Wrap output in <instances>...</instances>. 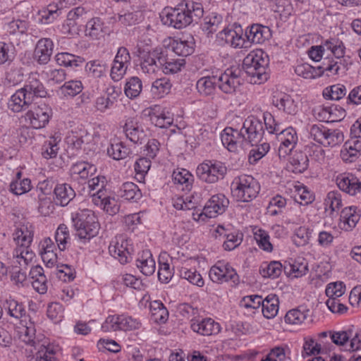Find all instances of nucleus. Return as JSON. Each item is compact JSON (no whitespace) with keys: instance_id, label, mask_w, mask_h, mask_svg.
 <instances>
[{"instance_id":"nucleus-37","label":"nucleus","mask_w":361,"mask_h":361,"mask_svg":"<svg viewBox=\"0 0 361 361\" xmlns=\"http://www.w3.org/2000/svg\"><path fill=\"white\" fill-rule=\"evenodd\" d=\"M310 315V310L304 306L289 310L285 315V322L290 324H300Z\"/></svg>"},{"instance_id":"nucleus-39","label":"nucleus","mask_w":361,"mask_h":361,"mask_svg":"<svg viewBox=\"0 0 361 361\" xmlns=\"http://www.w3.org/2000/svg\"><path fill=\"white\" fill-rule=\"evenodd\" d=\"M172 51L177 55L188 56L194 51V42L191 40H183L182 39H173L171 43Z\"/></svg>"},{"instance_id":"nucleus-14","label":"nucleus","mask_w":361,"mask_h":361,"mask_svg":"<svg viewBox=\"0 0 361 361\" xmlns=\"http://www.w3.org/2000/svg\"><path fill=\"white\" fill-rule=\"evenodd\" d=\"M240 72L238 68H227L219 76L216 75L218 87L226 94H233L240 85Z\"/></svg>"},{"instance_id":"nucleus-26","label":"nucleus","mask_w":361,"mask_h":361,"mask_svg":"<svg viewBox=\"0 0 361 361\" xmlns=\"http://www.w3.org/2000/svg\"><path fill=\"white\" fill-rule=\"evenodd\" d=\"M270 36V30L268 27L255 24L250 26L245 31V37L247 42L253 44H262Z\"/></svg>"},{"instance_id":"nucleus-19","label":"nucleus","mask_w":361,"mask_h":361,"mask_svg":"<svg viewBox=\"0 0 361 361\" xmlns=\"http://www.w3.org/2000/svg\"><path fill=\"white\" fill-rule=\"evenodd\" d=\"M73 221L78 238L84 242L88 241L90 239V210L82 209L73 218Z\"/></svg>"},{"instance_id":"nucleus-61","label":"nucleus","mask_w":361,"mask_h":361,"mask_svg":"<svg viewBox=\"0 0 361 361\" xmlns=\"http://www.w3.org/2000/svg\"><path fill=\"white\" fill-rule=\"evenodd\" d=\"M345 291V285L342 281L330 283L326 288V295L328 298H338L341 297Z\"/></svg>"},{"instance_id":"nucleus-60","label":"nucleus","mask_w":361,"mask_h":361,"mask_svg":"<svg viewBox=\"0 0 361 361\" xmlns=\"http://www.w3.org/2000/svg\"><path fill=\"white\" fill-rule=\"evenodd\" d=\"M106 183L107 180L104 176L98 175L92 178V190H97L96 193L92 194V200L94 197L102 196L106 192Z\"/></svg>"},{"instance_id":"nucleus-35","label":"nucleus","mask_w":361,"mask_h":361,"mask_svg":"<svg viewBox=\"0 0 361 361\" xmlns=\"http://www.w3.org/2000/svg\"><path fill=\"white\" fill-rule=\"evenodd\" d=\"M216 86V75L202 77L196 83V89L198 93L203 97L214 94Z\"/></svg>"},{"instance_id":"nucleus-15","label":"nucleus","mask_w":361,"mask_h":361,"mask_svg":"<svg viewBox=\"0 0 361 361\" xmlns=\"http://www.w3.org/2000/svg\"><path fill=\"white\" fill-rule=\"evenodd\" d=\"M276 139L280 142L278 154L280 159L285 158L295 148L298 140V135L295 128L288 127L276 133Z\"/></svg>"},{"instance_id":"nucleus-2","label":"nucleus","mask_w":361,"mask_h":361,"mask_svg":"<svg viewBox=\"0 0 361 361\" xmlns=\"http://www.w3.org/2000/svg\"><path fill=\"white\" fill-rule=\"evenodd\" d=\"M47 92L38 78L37 73H32L25 86L17 90L8 101V106L13 112L26 109L35 97H46Z\"/></svg>"},{"instance_id":"nucleus-29","label":"nucleus","mask_w":361,"mask_h":361,"mask_svg":"<svg viewBox=\"0 0 361 361\" xmlns=\"http://www.w3.org/2000/svg\"><path fill=\"white\" fill-rule=\"evenodd\" d=\"M158 63L161 66L162 71L165 74L176 73L180 71L185 64V59H168L163 51H161L160 57L158 58Z\"/></svg>"},{"instance_id":"nucleus-7","label":"nucleus","mask_w":361,"mask_h":361,"mask_svg":"<svg viewBox=\"0 0 361 361\" xmlns=\"http://www.w3.org/2000/svg\"><path fill=\"white\" fill-rule=\"evenodd\" d=\"M345 47L341 40L334 37L325 40L319 46H312L308 51V55L314 61H319L324 56H329L326 52L329 51L338 61L341 62V58L344 56Z\"/></svg>"},{"instance_id":"nucleus-48","label":"nucleus","mask_w":361,"mask_h":361,"mask_svg":"<svg viewBox=\"0 0 361 361\" xmlns=\"http://www.w3.org/2000/svg\"><path fill=\"white\" fill-rule=\"evenodd\" d=\"M142 90V83L141 80L137 76H133L126 81L124 92L128 98L135 99L140 95Z\"/></svg>"},{"instance_id":"nucleus-16","label":"nucleus","mask_w":361,"mask_h":361,"mask_svg":"<svg viewBox=\"0 0 361 361\" xmlns=\"http://www.w3.org/2000/svg\"><path fill=\"white\" fill-rule=\"evenodd\" d=\"M228 204L229 200L225 195L222 193L214 195L204 205L199 217L204 215L208 218H214L217 215L224 213Z\"/></svg>"},{"instance_id":"nucleus-57","label":"nucleus","mask_w":361,"mask_h":361,"mask_svg":"<svg viewBox=\"0 0 361 361\" xmlns=\"http://www.w3.org/2000/svg\"><path fill=\"white\" fill-rule=\"evenodd\" d=\"M254 235L259 248L268 252L273 250V245L270 242L269 235L266 231L258 229L255 232Z\"/></svg>"},{"instance_id":"nucleus-12","label":"nucleus","mask_w":361,"mask_h":361,"mask_svg":"<svg viewBox=\"0 0 361 361\" xmlns=\"http://www.w3.org/2000/svg\"><path fill=\"white\" fill-rule=\"evenodd\" d=\"M132 250L131 245L123 235H116L109 245V254L122 264L128 263L131 259Z\"/></svg>"},{"instance_id":"nucleus-33","label":"nucleus","mask_w":361,"mask_h":361,"mask_svg":"<svg viewBox=\"0 0 361 361\" xmlns=\"http://www.w3.org/2000/svg\"><path fill=\"white\" fill-rule=\"evenodd\" d=\"M136 266L145 276H151L154 273L156 264L149 250L142 252L136 260Z\"/></svg>"},{"instance_id":"nucleus-45","label":"nucleus","mask_w":361,"mask_h":361,"mask_svg":"<svg viewBox=\"0 0 361 361\" xmlns=\"http://www.w3.org/2000/svg\"><path fill=\"white\" fill-rule=\"evenodd\" d=\"M173 180L175 184L183 185V190H190L193 176L186 169L174 171L172 175Z\"/></svg>"},{"instance_id":"nucleus-53","label":"nucleus","mask_w":361,"mask_h":361,"mask_svg":"<svg viewBox=\"0 0 361 361\" xmlns=\"http://www.w3.org/2000/svg\"><path fill=\"white\" fill-rule=\"evenodd\" d=\"M172 84L169 78H161L157 79L152 85V92L159 97L170 92Z\"/></svg>"},{"instance_id":"nucleus-49","label":"nucleus","mask_w":361,"mask_h":361,"mask_svg":"<svg viewBox=\"0 0 361 361\" xmlns=\"http://www.w3.org/2000/svg\"><path fill=\"white\" fill-rule=\"evenodd\" d=\"M108 155L115 160L126 159L130 153V149L123 145L122 142L111 144L107 147Z\"/></svg>"},{"instance_id":"nucleus-4","label":"nucleus","mask_w":361,"mask_h":361,"mask_svg":"<svg viewBox=\"0 0 361 361\" xmlns=\"http://www.w3.org/2000/svg\"><path fill=\"white\" fill-rule=\"evenodd\" d=\"M262 50L251 52L244 59L243 68L247 76L250 78L251 83L260 84L268 78L267 67V60L263 57Z\"/></svg>"},{"instance_id":"nucleus-55","label":"nucleus","mask_w":361,"mask_h":361,"mask_svg":"<svg viewBox=\"0 0 361 361\" xmlns=\"http://www.w3.org/2000/svg\"><path fill=\"white\" fill-rule=\"evenodd\" d=\"M69 239L70 233L67 226L64 224H60L55 233V240L61 251L66 250L68 240Z\"/></svg>"},{"instance_id":"nucleus-51","label":"nucleus","mask_w":361,"mask_h":361,"mask_svg":"<svg viewBox=\"0 0 361 361\" xmlns=\"http://www.w3.org/2000/svg\"><path fill=\"white\" fill-rule=\"evenodd\" d=\"M56 61L60 66L77 67L81 65L84 60L80 56L64 52L56 55Z\"/></svg>"},{"instance_id":"nucleus-62","label":"nucleus","mask_w":361,"mask_h":361,"mask_svg":"<svg viewBox=\"0 0 361 361\" xmlns=\"http://www.w3.org/2000/svg\"><path fill=\"white\" fill-rule=\"evenodd\" d=\"M59 149L56 138L51 137L50 140L46 141L42 146V154L45 159L54 158L56 157Z\"/></svg>"},{"instance_id":"nucleus-5","label":"nucleus","mask_w":361,"mask_h":361,"mask_svg":"<svg viewBox=\"0 0 361 361\" xmlns=\"http://www.w3.org/2000/svg\"><path fill=\"white\" fill-rule=\"evenodd\" d=\"M227 171L225 163L215 159H206L197 166L196 175L201 181L214 184L225 178Z\"/></svg>"},{"instance_id":"nucleus-8","label":"nucleus","mask_w":361,"mask_h":361,"mask_svg":"<svg viewBox=\"0 0 361 361\" xmlns=\"http://www.w3.org/2000/svg\"><path fill=\"white\" fill-rule=\"evenodd\" d=\"M221 140L223 145L231 152L240 153L250 147L245 136L240 130L231 127H226L221 133Z\"/></svg>"},{"instance_id":"nucleus-3","label":"nucleus","mask_w":361,"mask_h":361,"mask_svg":"<svg viewBox=\"0 0 361 361\" xmlns=\"http://www.w3.org/2000/svg\"><path fill=\"white\" fill-rule=\"evenodd\" d=\"M260 188L257 179L245 174L235 177L231 183L233 196L237 201L242 202H250L255 199Z\"/></svg>"},{"instance_id":"nucleus-18","label":"nucleus","mask_w":361,"mask_h":361,"mask_svg":"<svg viewBox=\"0 0 361 361\" xmlns=\"http://www.w3.org/2000/svg\"><path fill=\"white\" fill-rule=\"evenodd\" d=\"M336 182L340 190L350 195H355L361 192V181L351 173L338 174Z\"/></svg>"},{"instance_id":"nucleus-25","label":"nucleus","mask_w":361,"mask_h":361,"mask_svg":"<svg viewBox=\"0 0 361 361\" xmlns=\"http://www.w3.org/2000/svg\"><path fill=\"white\" fill-rule=\"evenodd\" d=\"M92 137V152L96 154L104 153L109 145L104 126L98 125L94 127Z\"/></svg>"},{"instance_id":"nucleus-9","label":"nucleus","mask_w":361,"mask_h":361,"mask_svg":"<svg viewBox=\"0 0 361 361\" xmlns=\"http://www.w3.org/2000/svg\"><path fill=\"white\" fill-rule=\"evenodd\" d=\"M140 327L141 322L138 319L126 314L110 315L102 325L104 331H133Z\"/></svg>"},{"instance_id":"nucleus-6","label":"nucleus","mask_w":361,"mask_h":361,"mask_svg":"<svg viewBox=\"0 0 361 361\" xmlns=\"http://www.w3.org/2000/svg\"><path fill=\"white\" fill-rule=\"evenodd\" d=\"M343 66V70H345V66L338 61H329L326 65L324 63L323 66H319L315 68L307 63H302L295 67V73L306 79H313L326 74V76H332L338 75Z\"/></svg>"},{"instance_id":"nucleus-30","label":"nucleus","mask_w":361,"mask_h":361,"mask_svg":"<svg viewBox=\"0 0 361 361\" xmlns=\"http://www.w3.org/2000/svg\"><path fill=\"white\" fill-rule=\"evenodd\" d=\"M357 207H348L342 209L341 212V221L343 224V230L351 231L355 227L360 220V214L357 212Z\"/></svg>"},{"instance_id":"nucleus-43","label":"nucleus","mask_w":361,"mask_h":361,"mask_svg":"<svg viewBox=\"0 0 361 361\" xmlns=\"http://www.w3.org/2000/svg\"><path fill=\"white\" fill-rule=\"evenodd\" d=\"M290 164L293 172L298 173L304 172L309 165L307 155L302 152H295L290 159Z\"/></svg>"},{"instance_id":"nucleus-59","label":"nucleus","mask_w":361,"mask_h":361,"mask_svg":"<svg viewBox=\"0 0 361 361\" xmlns=\"http://www.w3.org/2000/svg\"><path fill=\"white\" fill-rule=\"evenodd\" d=\"M8 310L11 317L16 319H27L26 311L23 305L15 300H11L8 302Z\"/></svg>"},{"instance_id":"nucleus-36","label":"nucleus","mask_w":361,"mask_h":361,"mask_svg":"<svg viewBox=\"0 0 361 361\" xmlns=\"http://www.w3.org/2000/svg\"><path fill=\"white\" fill-rule=\"evenodd\" d=\"M92 202L95 206L99 207L106 213L114 215L119 211V205L114 198H110L106 192L102 196H97Z\"/></svg>"},{"instance_id":"nucleus-1","label":"nucleus","mask_w":361,"mask_h":361,"mask_svg":"<svg viewBox=\"0 0 361 361\" xmlns=\"http://www.w3.org/2000/svg\"><path fill=\"white\" fill-rule=\"evenodd\" d=\"M204 13L202 4L188 1L177 8L164 9L160 15L161 20L165 25L176 29H182L193 21L200 19Z\"/></svg>"},{"instance_id":"nucleus-54","label":"nucleus","mask_w":361,"mask_h":361,"mask_svg":"<svg viewBox=\"0 0 361 361\" xmlns=\"http://www.w3.org/2000/svg\"><path fill=\"white\" fill-rule=\"evenodd\" d=\"M252 147L248 155V161L250 164H255L267 154L270 148L269 144L267 142H263L260 145L256 144Z\"/></svg>"},{"instance_id":"nucleus-63","label":"nucleus","mask_w":361,"mask_h":361,"mask_svg":"<svg viewBox=\"0 0 361 361\" xmlns=\"http://www.w3.org/2000/svg\"><path fill=\"white\" fill-rule=\"evenodd\" d=\"M243 233H231L226 235V240L223 244V247L226 250H233L239 246L243 241Z\"/></svg>"},{"instance_id":"nucleus-20","label":"nucleus","mask_w":361,"mask_h":361,"mask_svg":"<svg viewBox=\"0 0 361 361\" xmlns=\"http://www.w3.org/2000/svg\"><path fill=\"white\" fill-rule=\"evenodd\" d=\"M161 51L158 49H154L152 51H142L140 52V69L146 74L153 75L155 74L160 65L158 63V58L160 57Z\"/></svg>"},{"instance_id":"nucleus-38","label":"nucleus","mask_w":361,"mask_h":361,"mask_svg":"<svg viewBox=\"0 0 361 361\" xmlns=\"http://www.w3.org/2000/svg\"><path fill=\"white\" fill-rule=\"evenodd\" d=\"M324 134L322 145L324 147H334L342 143L344 140L343 133L339 129H329L325 127Z\"/></svg>"},{"instance_id":"nucleus-42","label":"nucleus","mask_w":361,"mask_h":361,"mask_svg":"<svg viewBox=\"0 0 361 361\" xmlns=\"http://www.w3.org/2000/svg\"><path fill=\"white\" fill-rule=\"evenodd\" d=\"M44 342L37 351L36 355L28 357L29 361H55L54 347Z\"/></svg>"},{"instance_id":"nucleus-40","label":"nucleus","mask_w":361,"mask_h":361,"mask_svg":"<svg viewBox=\"0 0 361 361\" xmlns=\"http://www.w3.org/2000/svg\"><path fill=\"white\" fill-rule=\"evenodd\" d=\"M152 319L157 323L164 324L169 319V312L164 304L158 300L150 303Z\"/></svg>"},{"instance_id":"nucleus-24","label":"nucleus","mask_w":361,"mask_h":361,"mask_svg":"<svg viewBox=\"0 0 361 361\" xmlns=\"http://www.w3.org/2000/svg\"><path fill=\"white\" fill-rule=\"evenodd\" d=\"M190 326L193 331L202 336L217 334L221 331L219 324L211 318H205L202 320L192 322Z\"/></svg>"},{"instance_id":"nucleus-21","label":"nucleus","mask_w":361,"mask_h":361,"mask_svg":"<svg viewBox=\"0 0 361 361\" xmlns=\"http://www.w3.org/2000/svg\"><path fill=\"white\" fill-rule=\"evenodd\" d=\"M272 104L288 115L294 116L298 111L297 102L290 94L284 92L276 93L272 97Z\"/></svg>"},{"instance_id":"nucleus-47","label":"nucleus","mask_w":361,"mask_h":361,"mask_svg":"<svg viewBox=\"0 0 361 361\" xmlns=\"http://www.w3.org/2000/svg\"><path fill=\"white\" fill-rule=\"evenodd\" d=\"M347 93L345 85L342 84H336L324 89L322 94L324 99L338 101L343 99Z\"/></svg>"},{"instance_id":"nucleus-13","label":"nucleus","mask_w":361,"mask_h":361,"mask_svg":"<svg viewBox=\"0 0 361 361\" xmlns=\"http://www.w3.org/2000/svg\"><path fill=\"white\" fill-rule=\"evenodd\" d=\"M51 115V108L45 103H41L38 105L34 104L27 113L26 117L34 128L40 129L46 126Z\"/></svg>"},{"instance_id":"nucleus-56","label":"nucleus","mask_w":361,"mask_h":361,"mask_svg":"<svg viewBox=\"0 0 361 361\" xmlns=\"http://www.w3.org/2000/svg\"><path fill=\"white\" fill-rule=\"evenodd\" d=\"M15 56V47L12 43L0 42V65L11 62Z\"/></svg>"},{"instance_id":"nucleus-11","label":"nucleus","mask_w":361,"mask_h":361,"mask_svg":"<svg viewBox=\"0 0 361 361\" xmlns=\"http://www.w3.org/2000/svg\"><path fill=\"white\" fill-rule=\"evenodd\" d=\"M241 130L250 146H254L259 142L263 137L264 124L258 118L250 116L245 119Z\"/></svg>"},{"instance_id":"nucleus-32","label":"nucleus","mask_w":361,"mask_h":361,"mask_svg":"<svg viewBox=\"0 0 361 361\" xmlns=\"http://www.w3.org/2000/svg\"><path fill=\"white\" fill-rule=\"evenodd\" d=\"M123 131L132 142L135 144L142 143L145 137V132L141 129L137 123L129 118L123 126Z\"/></svg>"},{"instance_id":"nucleus-64","label":"nucleus","mask_w":361,"mask_h":361,"mask_svg":"<svg viewBox=\"0 0 361 361\" xmlns=\"http://www.w3.org/2000/svg\"><path fill=\"white\" fill-rule=\"evenodd\" d=\"M82 90V85L80 81H68L61 86V90L64 95L73 97L79 94Z\"/></svg>"},{"instance_id":"nucleus-50","label":"nucleus","mask_w":361,"mask_h":361,"mask_svg":"<svg viewBox=\"0 0 361 361\" xmlns=\"http://www.w3.org/2000/svg\"><path fill=\"white\" fill-rule=\"evenodd\" d=\"M151 166V161L149 158L140 157L135 163V178L140 183H144L145 176Z\"/></svg>"},{"instance_id":"nucleus-41","label":"nucleus","mask_w":361,"mask_h":361,"mask_svg":"<svg viewBox=\"0 0 361 361\" xmlns=\"http://www.w3.org/2000/svg\"><path fill=\"white\" fill-rule=\"evenodd\" d=\"M90 164L88 162L79 161L72 166L71 171L73 175L78 176L81 184H87V188L90 189Z\"/></svg>"},{"instance_id":"nucleus-34","label":"nucleus","mask_w":361,"mask_h":361,"mask_svg":"<svg viewBox=\"0 0 361 361\" xmlns=\"http://www.w3.org/2000/svg\"><path fill=\"white\" fill-rule=\"evenodd\" d=\"M261 307L262 312L265 318L269 319L274 318L279 309V298L275 294L268 295L263 299Z\"/></svg>"},{"instance_id":"nucleus-28","label":"nucleus","mask_w":361,"mask_h":361,"mask_svg":"<svg viewBox=\"0 0 361 361\" xmlns=\"http://www.w3.org/2000/svg\"><path fill=\"white\" fill-rule=\"evenodd\" d=\"M56 204L66 206L75 196V191L67 183L58 184L54 190Z\"/></svg>"},{"instance_id":"nucleus-22","label":"nucleus","mask_w":361,"mask_h":361,"mask_svg":"<svg viewBox=\"0 0 361 361\" xmlns=\"http://www.w3.org/2000/svg\"><path fill=\"white\" fill-rule=\"evenodd\" d=\"M361 156V139L354 137L346 141L341 150V157L345 162L353 163Z\"/></svg>"},{"instance_id":"nucleus-17","label":"nucleus","mask_w":361,"mask_h":361,"mask_svg":"<svg viewBox=\"0 0 361 361\" xmlns=\"http://www.w3.org/2000/svg\"><path fill=\"white\" fill-rule=\"evenodd\" d=\"M317 118L323 122L333 123L343 120L345 115V110L336 104L331 106H320L314 109Z\"/></svg>"},{"instance_id":"nucleus-58","label":"nucleus","mask_w":361,"mask_h":361,"mask_svg":"<svg viewBox=\"0 0 361 361\" xmlns=\"http://www.w3.org/2000/svg\"><path fill=\"white\" fill-rule=\"evenodd\" d=\"M150 119L152 123L161 128H168L173 123V121L170 113L164 111H162L159 114L153 113L150 115Z\"/></svg>"},{"instance_id":"nucleus-52","label":"nucleus","mask_w":361,"mask_h":361,"mask_svg":"<svg viewBox=\"0 0 361 361\" xmlns=\"http://www.w3.org/2000/svg\"><path fill=\"white\" fill-rule=\"evenodd\" d=\"M179 276L180 278L186 279L190 283L198 287H202L204 284L202 276L195 269L182 267L179 270Z\"/></svg>"},{"instance_id":"nucleus-23","label":"nucleus","mask_w":361,"mask_h":361,"mask_svg":"<svg viewBox=\"0 0 361 361\" xmlns=\"http://www.w3.org/2000/svg\"><path fill=\"white\" fill-rule=\"evenodd\" d=\"M54 44L49 38L39 39L34 51V59L39 64H47L53 54Z\"/></svg>"},{"instance_id":"nucleus-46","label":"nucleus","mask_w":361,"mask_h":361,"mask_svg":"<svg viewBox=\"0 0 361 361\" xmlns=\"http://www.w3.org/2000/svg\"><path fill=\"white\" fill-rule=\"evenodd\" d=\"M259 272L264 278H278L282 272V264L279 261H272L269 263L263 262L260 267Z\"/></svg>"},{"instance_id":"nucleus-44","label":"nucleus","mask_w":361,"mask_h":361,"mask_svg":"<svg viewBox=\"0 0 361 361\" xmlns=\"http://www.w3.org/2000/svg\"><path fill=\"white\" fill-rule=\"evenodd\" d=\"M222 19L221 15L212 13L204 18V22L201 25L202 30L208 35L214 34L219 30L222 23Z\"/></svg>"},{"instance_id":"nucleus-27","label":"nucleus","mask_w":361,"mask_h":361,"mask_svg":"<svg viewBox=\"0 0 361 361\" xmlns=\"http://www.w3.org/2000/svg\"><path fill=\"white\" fill-rule=\"evenodd\" d=\"M325 212L329 213L331 219L338 215L342 207L341 194L337 190L330 191L324 199Z\"/></svg>"},{"instance_id":"nucleus-10","label":"nucleus","mask_w":361,"mask_h":361,"mask_svg":"<svg viewBox=\"0 0 361 361\" xmlns=\"http://www.w3.org/2000/svg\"><path fill=\"white\" fill-rule=\"evenodd\" d=\"M209 276L213 282L217 283L230 282L231 286H236L240 282L236 271L228 263L222 262H218L211 267Z\"/></svg>"},{"instance_id":"nucleus-31","label":"nucleus","mask_w":361,"mask_h":361,"mask_svg":"<svg viewBox=\"0 0 361 361\" xmlns=\"http://www.w3.org/2000/svg\"><path fill=\"white\" fill-rule=\"evenodd\" d=\"M117 195L126 200L137 202L142 197L138 186L133 182L123 183L116 192Z\"/></svg>"}]
</instances>
